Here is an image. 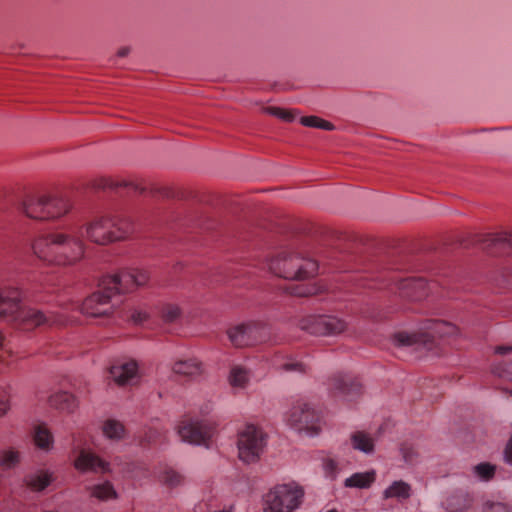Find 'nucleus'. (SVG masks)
I'll return each instance as SVG.
<instances>
[{
  "label": "nucleus",
  "instance_id": "nucleus-1",
  "mask_svg": "<svg viewBox=\"0 0 512 512\" xmlns=\"http://www.w3.org/2000/svg\"><path fill=\"white\" fill-rule=\"evenodd\" d=\"M33 256L46 265L73 266L82 261L86 244L81 232H46L35 236L30 243Z\"/></svg>",
  "mask_w": 512,
  "mask_h": 512
},
{
  "label": "nucleus",
  "instance_id": "nucleus-2",
  "mask_svg": "<svg viewBox=\"0 0 512 512\" xmlns=\"http://www.w3.org/2000/svg\"><path fill=\"white\" fill-rule=\"evenodd\" d=\"M22 294L18 287L6 285L0 288V318L19 322L30 329L42 324H65L66 320L55 312L43 313L34 308H21Z\"/></svg>",
  "mask_w": 512,
  "mask_h": 512
},
{
  "label": "nucleus",
  "instance_id": "nucleus-3",
  "mask_svg": "<svg viewBox=\"0 0 512 512\" xmlns=\"http://www.w3.org/2000/svg\"><path fill=\"white\" fill-rule=\"evenodd\" d=\"M87 240L97 245H108L127 239L134 231L132 223L111 214L94 217L84 225Z\"/></svg>",
  "mask_w": 512,
  "mask_h": 512
},
{
  "label": "nucleus",
  "instance_id": "nucleus-4",
  "mask_svg": "<svg viewBox=\"0 0 512 512\" xmlns=\"http://www.w3.org/2000/svg\"><path fill=\"white\" fill-rule=\"evenodd\" d=\"M269 270L278 277L288 280H304L317 273L318 265L314 260L302 258L294 252L282 251L272 257Z\"/></svg>",
  "mask_w": 512,
  "mask_h": 512
},
{
  "label": "nucleus",
  "instance_id": "nucleus-5",
  "mask_svg": "<svg viewBox=\"0 0 512 512\" xmlns=\"http://www.w3.org/2000/svg\"><path fill=\"white\" fill-rule=\"evenodd\" d=\"M458 333V328L446 321L426 320L418 332H398L393 337L396 346L405 347L420 344L429 347L435 338L452 337Z\"/></svg>",
  "mask_w": 512,
  "mask_h": 512
},
{
  "label": "nucleus",
  "instance_id": "nucleus-6",
  "mask_svg": "<svg viewBox=\"0 0 512 512\" xmlns=\"http://www.w3.org/2000/svg\"><path fill=\"white\" fill-rule=\"evenodd\" d=\"M304 492L295 484L277 485L263 497V512H292L299 507Z\"/></svg>",
  "mask_w": 512,
  "mask_h": 512
},
{
  "label": "nucleus",
  "instance_id": "nucleus-7",
  "mask_svg": "<svg viewBox=\"0 0 512 512\" xmlns=\"http://www.w3.org/2000/svg\"><path fill=\"white\" fill-rule=\"evenodd\" d=\"M267 444V435L261 427L246 424L238 431V456L244 463L257 462Z\"/></svg>",
  "mask_w": 512,
  "mask_h": 512
},
{
  "label": "nucleus",
  "instance_id": "nucleus-8",
  "mask_svg": "<svg viewBox=\"0 0 512 512\" xmlns=\"http://www.w3.org/2000/svg\"><path fill=\"white\" fill-rule=\"evenodd\" d=\"M182 441L209 448L216 434L215 425L207 420L185 418L177 426Z\"/></svg>",
  "mask_w": 512,
  "mask_h": 512
},
{
  "label": "nucleus",
  "instance_id": "nucleus-9",
  "mask_svg": "<svg viewBox=\"0 0 512 512\" xmlns=\"http://www.w3.org/2000/svg\"><path fill=\"white\" fill-rule=\"evenodd\" d=\"M298 325L301 330L316 336H336L348 329L346 320L335 315H307Z\"/></svg>",
  "mask_w": 512,
  "mask_h": 512
},
{
  "label": "nucleus",
  "instance_id": "nucleus-10",
  "mask_svg": "<svg viewBox=\"0 0 512 512\" xmlns=\"http://www.w3.org/2000/svg\"><path fill=\"white\" fill-rule=\"evenodd\" d=\"M286 421L292 428L313 435L320 430L321 417L310 404L301 402L289 410Z\"/></svg>",
  "mask_w": 512,
  "mask_h": 512
},
{
  "label": "nucleus",
  "instance_id": "nucleus-11",
  "mask_svg": "<svg viewBox=\"0 0 512 512\" xmlns=\"http://www.w3.org/2000/svg\"><path fill=\"white\" fill-rule=\"evenodd\" d=\"M269 329L260 322L240 324L230 329L229 339L235 347L251 346L268 340Z\"/></svg>",
  "mask_w": 512,
  "mask_h": 512
},
{
  "label": "nucleus",
  "instance_id": "nucleus-12",
  "mask_svg": "<svg viewBox=\"0 0 512 512\" xmlns=\"http://www.w3.org/2000/svg\"><path fill=\"white\" fill-rule=\"evenodd\" d=\"M76 456L73 460V466L79 472H93L107 474L111 472L110 463L100 458L94 452L86 448L75 450Z\"/></svg>",
  "mask_w": 512,
  "mask_h": 512
},
{
  "label": "nucleus",
  "instance_id": "nucleus-13",
  "mask_svg": "<svg viewBox=\"0 0 512 512\" xmlns=\"http://www.w3.org/2000/svg\"><path fill=\"white\" fill-rule=\"evenodd\" d=\"M113 294L105 291L102 287L88 296L81 305V312L89 317H103L113 313L111 298Z\"/></svg>",
  "mask_w": 512,
  "mask_h": 512
},
{
  "label": "nucleus",
  "instance_id": "nucleus-14",
  "mask_svg": "<svg viewBox=\"0 0 512 512\" xmlns=\"http://www.w3.org/2000/svg\"><path fill=\"white\" fill-rule=\"evenodd\" d=\"M109 376L119 386L136 385L141 379L139 364L133 359L116 362L110 367Z\"/></svg>",
  "mask_w": 512,
  "mask_h": 512
},
{
  "label": "nucleus",
  "instance_id": "nucleus-15",
  "mask_svg": "<svg viewBox=\"0 0 512 512\" xmlns=\"http://www.w3.org/2000/svg\"><path fill=\"white\" fill-rule=\"evenodd\" d=\"M101 287L113 295L131 292L136 289L131 268L103 277Z\"/></svg>",
  "mask_w": 512,
  "mask_h": 512
},
{
  "label": "nucleus",
  "instance_id": "nucleus-16",
  "mask_svg": "<svg viewBox=\"0 0 512 512\" xmlns=\"http://www.w3.org/2000/svg\"><path fill=\"white\" fill-rule=\"evenodd\" d=\"M395 286L400 297L413 301L425 298L431 290L427 282L420 277H408L398 280Z\"/></svg>",
  "mask_w": 512,
  "mask_h": 512
},
{
  "label": "nucleus",
  "instance_id": "nucleus-17",
  "mask_svg": "<svg viewBox=\"0 0 512 512\" xmlns=\"http://www.w3.org/2000/svg\"><path fill=\"white\" fill-rule=\"evenodd\" d=\"M330 388L335 396L353 401L362 392L361 384L350 375H336L331 379Z\"/></svg>",
  "mask_w": 512,
  "mask_h": 512
},
{
  "label": "nucleus",
  "instance_id": "nucleus-18",
  "mask_svg": "<svg viewBox=\"0 0 512 512\" xmlns=\"http://www.w3.org/2000/svg\"><path fill=\"white\" fill-rule=\"evenodd\" d=\"M45 205L46 193L28 194L21 201L19 209L31 219L46 220Z\"/></svg>",
  "mask_w": 512,
  "mask_h": 512
},
{
  "label": "nucleus",
  "instance_id": "nucleus-19",
  "mask_svg": "<svg viewBox=\"0 0 512 512\" xmlns=\"http://www.w3.org/2000/svg\"><path fill=\"white\" fill-rule=\"evenodd\" d=\"M478 242L489 252H512V233H489L480 236Z\"/></svg>",
  "mask_w": 512,
  "mask_h": 512
},
{
  "label": "nucleus",
  "instance_id": "nucleus-20",
  "mask_svg": "<svg viewBox=\"0 0 512 512\" xmlns=\"http://www.w3.org/2000/svg\"><path fill=\"white\" fill-rule=\"evenodd\" d=\"M70 209L71 203L67 197L57 194L46 193V220H54L60 218L67 214L70 211Z\"/></svg>",
  "mask_w": 512,
  "mask_h": 512
},
{
  "label": "nucleus",
  "instance_id": "nucleus-21",
  "mask_svg": "<svg viewBox=\"0 0 512 512\" xmlns=\"http://www.w3.org/2000/svg\"><path fill=\"white\" fill-rule=\"evenodd\" d=\"M24 484L33 492H41L46 489L53 481V473L49 470L40 469L28 473L24 477Z\"/></svg>",
  "mask_w": 512,
  "mask_h": 512
},
{
  "label": "nucleus",
  "instance_id": "nucleus-22",
  "mask_svg": "<svg viewBox=\"0 0 512 512\" xmlns=\"http://www.w3.org/2000/svg\"><path fill=\"white\" fill-rule=\"evenodd\" d=\"M48 401L52 408L67 414L73 413L78 407V401L76 397L73 394L65 391H58L53 393L49 397Z\"/></svg>",
  "mask_w": 512,
  "mask_h": 512
},
{
  "label": "nucleus",
  "instance_id": "nucleus-23",
  "mask_svg": "<svg viewBox=\"0 0 512 512\" xmlns=\"http://www.w3.org/2000/svg\"><path fill=\"white\" fill-rule=\"evenodd\" d=\"M87 491L91 498L101 502H108L118 498V493L113 483L109 480L99 481L87 487Z\"/></svg>",
  "mask_w": 512,
  "mask_h": 512
},
{
  "label": "nucleus",
  "instance_id": "nucleus-24",
  "mask_svg": "<svg viewBox=\"0 0 512 512\" xmlns=\"http://www.w3.org/2000/svg\"><path fill=\"white\" fill-rule=\"evenodd\" d=\"M274 366L285 372L304 374L308 371V365L301 359L292 355H277L273 361Z\"/></svg>",
  "mask_w": 512,
  "mask_h": 512
},
{
  "label": "nucleus",
  "instance_id": "nucleus-25",
  "mask_svg": "<svg viewBox=\"0 0 512 512\" xmlns=\"http://www.w3.org/2000/svg\"><path fill=\"white\" fill-rule=\"evenodd\" d=\"M32 438L37 448L50 451L54 445V436L45 424H38L33 428Z\"/></svg>",
  "mask_w": 512,
  "mask_h": 512
},
{
  "label": "nucleus",
  "instance_id": "nucleus-26",
  "mask_svg": "<svg viewBox=\"0 0 512 512\" xmlns=\"http://www.w3.org/2000/svg\"><path fill=\"white\" fill-rule=\"evenodd\" d=\"M172 370L183 376H197L202 372V365L196 358L181 359L173 364Z\"/></svg>",
  "mask_w": 512,
  "mask_h": 512
},
{
  "label": "nucleus",
  "instance_id": "nucleus-27",
  "mask_svg": "<svg viewBox=\"0 0 512 512\" xmlns=\"http://www.w3.org/2000/svg\"><path fill=\"white\" fill-rule=\"evenodd\" d=\"M351 444L355 450L371 454L374 451L375 439L365 431H356L351 435Z\"/></svg>",
  "mask_w": 512,
  "mask_h": 512
},
{
  "label": "nucleus",
  "instance_id": "nucleus-28",
  "mask_svg": "<svg viewBox=\"0 0 512 512\" xmlns=\"http://www.w3.org/2000/svg\"><path fill=\"white\" fill-rule=\"evenodd\" d=\"M375 479H376V473L374 470L366 471V472H359V473H354L353 475L348 477L345 480L344 485L346 487H350V488L365 489V488H369L372 485V483H374Z\"/></svg>",
  "mask_w": 512,
  "mask_h": 512
},
{
  "label": "nucleus",
  "instance_id": "nucleus-29",
  "mask_svg": "<svg viewBox=\"0 0 512 512\" xmlns=\"http://www.w3.org/2000/svg\"><path fill=\"white\" fill-rule=\"evenodd\" d=\"M411 495V486L402 480L394 481L383 492L384 499L397 498L399 500L408 499Z\"/></svg>",
  "mask_w": 512,
  "mask_h": 512
},
{
  "label": "nucleus",
  "instance_id": "nucleus-30",
  "mask_svg": "<svg viewBox=\"0 0 512 512\" xmlns=\"http://www.w3.org/2000/svg\"><path fill=\"white\" fill-rule=\"evenodd\" d=\"M249 381L250 373L246 368L239 365H235L231 368L229 383L233 389L243 390L248 386Z\"/></svg>",
  "mask_w": 512,
  "mask_h": 512
},
{
  "label": "nucleus",
  "instance_id": "nucleus-31",
  "mask_svg": "<svg viewBox=\"0 0 512 512\" xmlns=\"http://www.w3.org/2000/svg\"><path fill=\"white\" fill-rule=\"evenodd\" d=\"M471 505V499L468 494L463 492L451 495L445 501V508L449 512H463Z\"/></svg>",
  "mask_w": 512,
  "mask_h": 512
},
{
  "label": "nucleus",
  "instance_id": "nucleus-32",
  "mask_svg": "<svg viewBox=\"0 0 512 512\" xmlns=\"http://www.w3.org/2000/svg\"><path fill=\"white\" fill-rule=\"evenodd\" d=\"M103 435L114 441L121 440L125 435V428L123 424L116 419H107L102 425Z\"/></svg>",
  "mask_w": 512,
  "mask_h": 512
},
{
  "label": "nucleus",
  "instance_id": "nucleus-33",
  "mask_svg": "<svg viewBox=\"0 0 512 512\" xmlns=\"http://www.w3.org/2000/svg\"><path fill=\"white\" fill-rule=\"evenodd\" d=\"M285 290L291 295L300 297L315 295L321 291L316 284H289Z\"/></svg>",
  "mask_w": 512,
  "mask_h": 512
},
{
  "label": "nucleus",
  "instance_id": "nucleus-34",
  "mask_svg": "<svg viewBox=\"0 0 512 512\" xmlns=\"http://www.w3.org/2000/svg\"><path fill=\"white\" fill-rule=\"evenodd\" d=\"M21 459V453L15 448H7L0 451V466L5 469L15 467Z\"/></svg>",
  "mask_w": 512,
  "mask_h": 512
},
{
  "label": "nucleus",
  "instance_id": "nucleus-35",
  "mask_svg": "<svg viewBox=\"0 0 512 512\" xmlns=\"http://www.w3.org/2000/svg\"><path fill=\"white\" fill-rule=\"evenodd\" d=\"M159 481L170 487H176L181 484L182 476L171 468H165L158 476Z\"/></svg>",
  "mask_w": 512,
  "mask_h": 512
},
{
  "label": "nucleus",
  "instance_id": "nucleus-36",
  "mask_svg": "<svg viewBox=\"0 0 512 512\" xmlns=\"http://www.w3.org/2000/svg\"><path fill=\"white\" fill-rule=\"evenodd\" d=\"M300 123L307 127L320 128L323 130H332L333 124L317 116L301 117Z\"/></svg>",
  "mask_w": 512,
  "mask_h": 512
},
{
  "label": "nucleus",
  "instance_id": "nucleus-37",
  "mask_svg": "<svg viewBox=\"0 0 512 512\" xmlns=\"http://www.w3.org/2000/svg\"><path fill=\"white\" fill-rule=\"evenodd\" d=\"M181 308L178 304L175 303H166L163 305L161 314L162 318L166 322H174L181 316Z\"/></svg>",
  "mask_w": 512,
  "mask_h": 512
},
{
  "label": "nucleus",
  "instance_id": "nucleus-38",
  "mask_svg": "<svg viewBox=\"0 0 512 512\" xmlns=\"http://www.w3.org/2000/svg\"><path fill=\"white\" fill-rule=\"evenodd\" d=\"M400 453L405 463L413 465L416 463L418 458V452L414 446L410 443H402L400 446Z\"/></svg>",
  "mask_w": 512,
  "mask_h": 512
},
{
  "label": "nucleus",
  "instance_id": "nucleus-39",
  "mask_svg": "<svg viewBox=\"0 0 512 512\" xmlns=\"http://www.w3.org/2000/svg\"><path fill=\"white\" fill-rule=\"evenodd\" d=\"M474 474L481 480H490L495 473V466L489 463H480L473 468Z\"/></svg>",
  "mask_w": 512,
  "mask_h": 512
},
{
  "label": "nucleus",
  "instance_id": "nucleus-40",
  "mask_svg": "<svg viewBox=\"0 0 512 512\" xmlns=\"http://www.w3.org/2000/svg\"><path fill=\"white\" fill-rule=\"evenodd\" d=\"M127 318L135 324H140L147 320L148 313L144 308L131 307L127 310Z\"/></svg>",
  "mask_w": 512,
  "mask_h": 512
},
{
  "label": "nucleus",
  "instance_id": "nucleus-41",
  "mask_svg": "<svg viewBox=\"0 0 512 512\" xmlns=\"http://www.w3.org/2000/svg\"><path fill=\"white\" fill-rule=\"evenodd\" d=\"M265 112L287 122H291L294 120V115L290 110L270 106L265 108Z\"/></svg>",
  "mask_w": 512,
  "mask_h": 512
},
{
  "label": "nucleus",
  "instance_id": "nucleus-42",
  "mask_svg": "<svg viewBox=\"0 0 512 512\" xmlns=\"http://www.w3.org/2000/svg\"><path fill=\"white\" fill-rule=\"evenodd\" d=\"M131 270L133 271L136 288L144 286L148 283L150 279L148 271L138 268H131Z\"/></svg>",
  "mask_w": 512,
  "mask_h": 512
},
{
  "label": "nucleus",
  "instance_id": "nucleus-43",
  "mask_svg": "<svg viewBox=\"0 0 512 512\" xmlns=\"http://www.w3.org/2000/svg\"><path fill=\"white\" fill-rule=\"evenodd\" d=\"M483 512H512V509L501 502H487L483 507Z\"/></svg>",
  "mask_w": 512,
  "mask_h": 512
},
{
  "label": "nucleus",
  "instance_id": "nucleus-44",
  "mask_svg": "<svg viewBox=\"0 0 512 512\" xmlns=\"http://www.w3.org/2000/svg\"><path fill=\"white\" fill-rule=\"evenodd\" d=\"M130 185H131V183L128 182V181H125V180L119 182V181H115V180H113L111 178H102L101 179V183L98 184V187H101V188H107V187L114 188V187H118V186H125V187H127V186H130Z\"/></svg>",
  "mask_w": 512,
  "mask_h": 512
},
{
  "label": "nucleus",
  "instance_id": "nucleus-45",
  "mask_svg": "<svg viewBox=\"0 0 512 512\" xmlns=\"http://www.w3.org/2000/svg\"><path fill=\"white\" fill-rule=\"evenodd\" d=\"M492 372L501 378L512 380V372L508 371L500 365L494 366Z\"/></svg>",
  "mask_w": 512,
  "mask_h": 512
},
{
  "label": "nucleus",
  "instance_id": "nucleus-46",
  "mask_svg": "<svg viewBox=\"0 0 512 512\" xmlns=\"http://www.w3.org/2000/svg\"><path fill=\"white\" fill-rule=\"evenodd\" d=\"M325 471L328 476L334 478L336 476L337 471V462L335 460L329 459L325 462Z\"/></svg>",
  "mask_w": 512,
  "mask_h": 512
},
{
  "label": "nucleus",
  "instance_id": "nucleus-47",
  "mask_svg": "<svg viewBox=\"0 0 512 512\" xmlns=\"http://www.w3.org/2000/svg\"><path fill=\"white\" fill-rule=\"evenodd\" d=\"M10 401L8 399H0V417L5 416L10 410Z\"/></svg>",
  "mask_w": 512,
  "mask_h": 512
},
{
  "label": "nucleus",
  "instance_id": "nucleus-48",
  "mask_svg": "<svg viewBox=\"0 0 512 512\" xmlns=\"http://www.w3.org/2000/svg\"><path fill=\"white\" fill-rule=\"evenodd\" d=\"M512 351L511 345H499L495 347V353L499 355H505Z\"/></svg>",
  "mask_w": 512,
  "mask_h": 512
},
{
  "label": "nucleus",
  "instance_id": "nucleus-49",
  "mask_svg": "<svg viewBox=\"0 0 512 512\" xmlns=\"http://www.w3.org/2000/svg\"><path fill=\"white\" fill-rule=\"evenodd\" d=\"M505 459L507 463L512 465V437L510 438L505 449Z\"/></svg>",
  "mask_w": 512,
  "mask_h": 512
},
{
  "label": "nucleus",
  "instance_id": "nucleus-50",
  "mask_svg": "<svg viewBox=\"0 0 512 512\" xmlns=\"http://www.w3.org/2000/svg\"><path fill=\"white\" fill-rule=\"evenodd\" d=\"M129 52H130V48L129 47H121L117 51V56L118 57H126L129 54Z\"/></svg>",
  "mask_w": 512,
  "mask_h": 512
},
{
  "label": "nucleus",
  "instance_id": "nucleus-51",
  "mask_svg": "<svg viewBox=\"0 0 512 512\" xmlns=\"http://www.w3.org/2000/svg\"><path fill=\"white\" fill-rule=\"evenodd\" d=\"M2 342H3V336H2V334L0 333V348L2 347Z\"/></svg>",
  "mask_w": 512,
  "mask_h": 512
},
{
  "label": "nucleus",
  "instance_id": "nucleus-52",
  "mask_svg": "<svg viewBox=\"0 0 512 512\" xmlns=\"http://www.w3.org/2000/svg\"><path fill=\"white\" fill-rule=\"evenodd\" d=\"M226 512H228V511H226Z\"/></svg>",
  "mask_w": 512,
  "mask_h": 512
}]
</instances>
